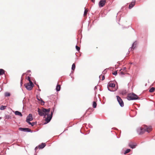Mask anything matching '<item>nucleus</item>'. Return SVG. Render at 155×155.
Wrapping results in <instances>:
<instances>
[{
	"mask_svg": "<svg viewBox=\"0 0 155 155\" xmlns=\"http://www.w3.org/2000/svg\"><path fill=\"white\" fill-rule=\"evenodd\" d=\"M46 146V144L45 143H42L41 144L38 146V147L39 149H43Z\"/></svg>",
	"mask_w": 155,
	"mask_h": 155,
	"instance_id": "13",
	"label": "nucleus"
},
{
	"mask_svg": "<svg viewBox=\"0 0 155 155\" xmlns=\"http://www.w3.org/2000/svg\"><path fill=\"white\" fill-rule=\"evenodd\" d=\"M117 71H116L114 72L113 73V74L115 75H117Z\"/></svg>",
	"mask_w": 155,
	"mask_h": 155,
	"instance_id": "30",
	"label": "nucleus"
},
{
	"mask_svg": "<svg viewBox=\"0 0 155 155\" xmlns=\"http://www.w3.org/2000/svg\"><path fill=\"white\" fill-rule=\"evenodd\" d=\"M101 76H99V78H100Z\"/></svg>",
	"mask_w": 155,
	"mask_h": 155,
	"instance_id": "45",
	"label": "nucleus"
},
{
	"mask_svg": "<svg viewBox=\"0 0 155 155\" xmlns=\"http://www.w3.org/2000/svg\"><path fill=\"white\" fill-rule=\"evenodd\" d=\"M75 48H76V50H77V51H80V48L77 45L76 46Z\"/></svg>",
	"mask_w": 155,
	"mask_h": 155,
	"instance_id": "28",
	"label": "nucleus"
},
{
	"mask_svg": "<svg viewBox=\"0 0 155 155\" xmlns=\"http://www.w3.org/2000/svg\"><path fill=\"white\" fill-rule=\"evenodd\" d=\"M105 78V77H104V76L103 75V76H102V80H104Z\"/></svg>",
	"mask_w": 155,
	"mask_h": 155,
	"instance_id": "31",
	"label": "nucleus"
},
{
	"mask_svg": "<svg viewBox=\"0 0 155 155\" xmlns=\"http://www.w3.org/2000/svg\"><path fill=\"white\" fill-rule=\"evenodd\" d=\"M120 74H122V75H124V73L122 71H121L120 72Z\"/></svg>",
	"mask_w": 155,
	"mask_h": 155,
	"instance_id": "33",
	"label": "nucleus"
},
{
	"mask_svg": "<svg viewBox=\"0 0 155 155\" xmlns=\"http://www.w3.org/2000/svg\"><path fill=\"white\" fill-rule=\"evenodd\" d=\"M97 89V87L96 86H95L94 88V90H95Z\"/></svg>",
	"mask_w": 155,
	"mask_h": 155,
	"instance_id": "36",
	"label": "nucleus"
},
{
	"mask_svg": "<svg viewBox=\"0 0 155 155\" xmlns=\"http://www.w3.org/2000/svg\"><path fill=\"white\" fill-rule=\"evenodd\" d=\"M106 1L105 0H101L99 3V5L100 7H103L105 5Z\"/></svg>",
	"mask_w": 155,
	"mask_h": 155,
	"instance_id": "8",
	"label": "nucleus"
},
{
	"mask_svg": "<svg viewBox=\"0 0 155 155\" xmlns=\"http://www.w3.org/2000/svg\"><path fill=\"white\" fill-rule=\"evenodd\" d=\"M115 85L114 83H109L108 84L107 87H115Z\"/></svg>",
	"mask_w": 155,
	"mask_h": 155,
	"instance_id": "12",
	"label": "nucleus"
},
{
	"mask_svg": "<svg viewBox=\"0 0 155 155\" xmlns=\"http://www.w3.org/2000/svg\"><path fill=\"white\" fill-rule=\"evenodd\" d=\"M40 99H41L40 101H41V105H44V104L45 102L42 100V99L40 97Z\"/></svg>",
	"mask_w": 155,
	"mask_h": 155,
	"instance_id": "24",
	"label": "nucleus"
},
{
	"mask_svg": "<svg viewBox=\"0 0 155 155\" xmlns=\"http://www.w3.org/2000/svg\"><path fill=\"white\" fill-rule=\"evenodd\" d=\"M138 98V96L133 93L129 94L127 96V99L129 101L136 100Z\"/></svg>",
	"mask_w": 155,
	"mask_h": 155,
	"instance_id": "3",
	"label": "nucleus"
},
{
	"mask_svg": "<svg viewBox=\"0 0 155 155\" xmlns=\"http://www.w3.org/2000/svg\"><path fill=\"white\" fill-rule=\"evenodd\" d=\"M2 117H0V119H2Z\"/></svg>",
	"mask_w": 155,
	"mask_h": 155,
	"instance_id": "42",
	"label": "nucleus"
},
{
	"mask_svg": "<svg viewBox=\"0 0 155 155\" xmlns=\"http://www.w3.org/2000/svg\"><path fill=\"white\" fill-rule=\"evenodd\" d=\"M132 1L130 3L129 6V8L131 9L135 5V0H132Z\"/></svg>",
	"mask_w": 155,
	"mask_h": 155,
	"instance_id": "9",
	"label": "nucleus"
},
{
	"mask_svg": "<svg viewBox=\"0 0 155 155\" xmlns=\"http://www.w3.org/2000/svg\"><path fill=\"white\" fill-rule=\"evenodd\" d=\"M97 107V103L96 102L94 101L93 103V107L94 108H95Z\"/></svg>",
	"mask_w": 155,
	"mask_h": 155,
	"instance_id": "20",
	"label": "nucleus"
},
{
	"mask_svg": "<svg viewBox=\"0 0 155 155\" xmlns=\"http://www.w3.org/2000/svg\"><path fill=\"white\" fill-rule=\"evenodd\" d=\"M51 110L50 108L48 109L42 108V109H41L39 108H38V114L41 116H44L45 117L46 116L47 117L45 119V122L44 124H45L48 123L51 120L52 116L51 114H50L49 113Z\"/></svg>",
	"mask_w": 155,
	"mask_h": 155,
	"instance_id": "1",
	"label": "nucleus"
},
{
	"mask_svg": "<svg viewBox=\"0 0 155 155\" xmlns=\"http://www.w3.org/2000/svg\"><path fill=\"white\" fill-rule=\"evenodd\" d=\"M31 72V71L30 70H28L27 71V72L28 73L30 72Z\"/></svg>",
	"mask_w": 155,
	"mask_h": 155,
	"instance_id": "38",
	"label": "nucleus"
},
{
	"mask_svg": "<svg viewBox=\"0 0 155 155\" xmlns=\"http://www.w3.org/2000/svg\"><path fill=\"white\" fill-rule=\"evenodd\" d=\"M89 127L90 128H92V127H92V126H91V124H89Z\"/></svg>",
	"mask_w": 155,
	"mask_h": 155,
	"instance_id": "35",
	"label": "nucleus"
},
{
	"mask_svg": "<svg viewBox=\"0 0 155 155\" xmlns=\"http://www.w3.org/2000/svg\"><path fill=\"white\" fill-rule=\"evenodd\" d=\"M14 114L16 115H18L21 117L22 116V115L21 114V113L18 111H15L14 112Z\"/></svg>",
	"mask_w": 155,
	"mask_h": 155,
	"instance_id": "14",
	"label": "nucleus"
},
{
	"mask_svg": "<svg viewBox=\"0 0 155 155\" xmlns=\"http://www.w3.org/2000/svg\"><path fill=\"white\" fill-rule=\"evenodd\" d=\"M73 71H72H72H71V73L70 74V75H69V76H71V73H73Z\"/></svg>",
	"mask_w": 155,
	"mask_h": 155,
	"instance_id": "40",
	"label": "nucleus"
},
{
	"mask_svg": "<svg viewBox=\"0 0 155 155\" xmlns=\"http://www.w3.org/2000/svg\"><path fill=\"white\" fill-rule=\"evenodd\" d=\"M107 87V88H108V90L109 91H111V92H114V91H117V89H118V87L117 86V88L116 89L114 90H112L111 89H110L109 87Z\"/></svg>",
	"mask_w": 155,
	"mask_h": 155,
	"instance_id": "19",
	"label": "nucleus"
},
{
	"mask_svg": "<svg viewBox=\"0 0 155 155\" xmlns=\"http://www.w3.org/2000/svg\"><path fill=\"white\" fill-rule=\"evenodd\" d=\"M28 80L29 81V83H33L31 81L30 78L29 76L28 77Z\"/></svg>",
	"mask_w": 155,
	"mask_h": 155,
	"instance_id": "29",
	"label": "nucleus"
},
{
	"mask_svg": "<svg viewBox=\"0 0 155 155\" xmlns=\"http://www.w3.org/2000/svg\"><path fill=\"white\" fill-rule=\"evenodd\" d=\"M21 85H22L21 81Z\"/></svg>",
	"mask_w": 155,
	"mask_h": 155,
	"instance_id": "41",
	"label": "nucleus"
},
{
	"mask_svg": "<svg viewBox=\"0 0 155 155\" xmlns=\"http://www.w3.org/2000/svg\"><path fill=\"white\" fill-rule=\"evenodd\" d=\"M61 86L57 84L56 87V89L57 91H59L60 90Z\"/></svg>",
	"mask_w": 155,
	"mask_h": 155,
	"instance_id": "15",
	"label": "nucleus"
},
{
	"mask_svg": "<svg viewBox=\"0 0 155 155\" xmlns=\"http://www.w3.org/2000/svg\"><path fill=\"white\" fill-rule=\"evenodd\" d=\"M87 12H88V10H87V9H85L84 11V16H85L87 15Z\"/></svg>",
	"mask_w": 155,
	"mask_h": 155,
	"instance_id": "26",
	"label": "nucleus"
},
{
	"mask_svg": "<svg viewBox=\"0 0 155 155\" xmlns=\"http://www.w3.org/2000/svg\"><path fill=\"white\" fill-rule=\"evenodd\" d=\"M128 145L132 149L135 148L137 146V144L136 143L134 144L131 142L129 143Z\"/></svg>",
	"mask_w": 155,
	"mask_h": 155,
	"instance_id": "10",
	"label": "nucleus"
},
{
	"mask_svg": "<svg viewBox=\"0 0 155 155\" xmlns=\"http://www.w3.org/2000/svg\"><path fill=\"white\" fill-rule=\"evenodd\" d=\"M37 97V99L38 100V101H40V100H41L40 99V97H38V96Z\"/></svg>",
	"mask_w": 155,
	"mask_h": 155,
	"instance_id": "32",
	"label": "nucleus"
},
{
	"mask_svg": "<svg viewBox=\"0 0 155 155\" xmlns=\"http://www.w3.org/2000/svg\"><path fill=\"white\" fill-rule=\"evenodd\" d=\"M5 71L2 69H0V75H1L5 74Z\"/></svg>",
	"mask_w": 155,
	"mask_h": 155,
	"instance_id": "17",
	"label": "nucleus"
},
{
	"mask_svg": "<svg viewBox=\"0 0 155 155\" xmlns=\"http://www.w3.org/2000/svg\"><path fill=\"white\" fill-rule=\"evenodd\" d=\"M54 110V108L53 107L51 111V114L53 115Z\"/></svg>",
	"mask_w": 155,
	"mask_h": 155,
	"instance_id": "27",
	"label": "nucleus"
},
{
	"mask_svg": "<svg viewBox=\"0 0 155 155\" xmlns=\"http://www.w3.org/2000/svg\"><path fill=\"white\" fill-rule=\"evenodd\" d=\"M129 51H129V52H128V53H127V54H129Z\"/></svg>",
	"mask_w": 155,
	"mask_h": 155,
	"instance_id": "43",
	"label": "nucleus"
},
{
	"mask_svg": "<svg viewBox=\"0 0 155 155\" xmlns=\"http://www.w3.org/2000/svg\"><path fill=\"white\" fill-rule=\"evenodd\" d=\"M38 148V147H36L35 148V150H36V149Z\"/></svg>",
	"mask_w": 155,
	"mask_h": 155,
	"instance_id": "39",
	"label": "nucleus"
},
{
	"mask_svg": "<svg viewBox=\"0 0 155 155\" xmlns=\"http://www.w3.org/2000/svg\"><path fill=\"white\" fill-rule=\"evenodd\" d=\"M126 69V67H124L121 70L124 71Z\"/></svg>",
	"mask_w": 155,
	"mask_h": 155,
	"instance_id": "34",
	"label": "nucleus"
},
{
	"mask_svg": "<svg viewBox=\"0 0 155 155\" xmlns=\"http://www.w3.org/2000/svg\"><path fill=\"white\" fill-rule=\"evenodd\" d=\"M117 99V101H118L119 104L120 106L122 107L124 106V102L122 100V99L119 96H116Z\"/></svg>",
	"mask_w": 155,
	"mask_h": 155,
	"instance_id": "5",
	"label": "nucleus"
},
{
	"mask_svg": "<svg viewBox=\"0 0 155 155\" xmlns=\"http://www.w3.org/2000/svg\"><path fill=\"white\" fill-rule=\"evenodd\" d=\"M33 120V118L32 117V114H30L27 117L26 121L28 123V122H30V121L32 120Z\"/></svg>",
	"mask_w": 155,
	"mask_h": 155,
	"instance_id": "7",
	"label": "nucleus"
},
{
	"mask_svg": "<svg viewBox=\"0 0 155 155\" xmlns=\"http://www.w3.org/2000/svg\"><path fill=\"white\" fill-rule=\"evenodd\" d=\"M130 151V149H127L124 152V154H126L128 153Z\"/></svg>",
	"mask_w": 155,
	"mask_h": 155,
	"instance_id": "25",
	"label": "nucleus"
},
{
	"mask_svg": "<svg viewBox=\"0 0 155 155\" xmlns=\"http://www.w3.org/2000/svg\"><path fill=\"white\" fill-rule=\"evenodd\" d=\"M91 1L93 2L94 3L95 2V0H91Z\"/></svg>",
	"mask_w": 155,
	"mask_h": 155,
	"instance_id": "37",
	"label": "nucleus"
},
{
	"mask_svg": "<svg viewBox=\"0 0 155 155\" xmlns=\"http://www.w3.org/2000/svg\"><path fill=\"white\" fill-rule=\"evenodd\" d=\"M37 85L38 86V87H39V85Z\"/></svg>",
	"mask_w": 155,
	"mask_h": 155,
	"instance_id": "46",
	"label": "nucleus"
},
{
	"mask_svg": "<svg viewBox=\"0 0 155 155\" xmlns=\"http://www.w3.org/2000/svg\"><path fill=\"white\" fill-rule=\"evenodd\" d=\"M75 68V65L74 64H73L72 65L71 69L74 71Z\"/></svg>",
	"mask_w": 155,
	"mask_h": 155,
	"instance_id": "23",
	"label": "nucleus"
},
{
	"mask_svg": "<svg viewBox=\"0 0 155 155\" xmlns=\"http://www.w3.org/2000/svg\"><path fill=\"white\" fill-rule=\"evenodd\" d=\"M6 106H5L2 105L0 107V110H3L5 109Z\"/></svg>",
	"mask_w": 155,
	"mask_h": 155,
	"instance_id": "18",
	"label": "nucleus"
},
{
	"mask_svg": "<svg viewBox=\"0 0 155 155\" xmlns=\"http://www.w3.org/2000/svg\"><path fill=\"white\" fill-rule=\"evenodd\" d=\"M28 123L30 124V125H31V126L33 127V126L35 125V124H37V122H32V123H31L30 122H28Z\"/></svg>",
	"mask_w": 155,
	"mask_h": 155,
	"instance_id": "16",
	"label": "nucleus"
},
{
	"mask_svg": "<svg viewBox=\"0 0 155 155\" xmlns=\"http://www.w3.org/2000/svg\"><path fill=\"white\" fill-rule=\"evenodd\" d=\"M137 43L136 41H135L133 43L131 47L129 49V51H130L132 49H134L136 47V45Z\"/></svg>",
	"mask_w": 155,
	"mask_h": 155,
	"instance_id": "11",
	"label": "nucleus"
},
{
	"mask_svg": "<svg viewBox=\"0 0 155 155\" xmlns=\"http://www.w3.org/2000/svg\"><path fill=\"white\" fill-rule=\"evenodd\" d=\"M152 129V127L151 126L148 127L147 126L145 125L144 127H138L137 130V133L139 135H141L143 134L145 131L149 133Z\"/></svg>",
	"mask_w": 155,
	"mask_h": 155,
	"instance_id": "2",
	"label": "nucleus"
},
{
	"mask_svg": "<svg viewBox=\"0 0 155 155\" xmlns=\"http://www.w3.org/2000/svg\"><path fill=\"white\" fill-rule=\"evenodd\" d=\"M19 130L20 131L23 132H26L31 133L32 132V131L28 128L20 127L19 128Z\"/></svg>",
	"mask_w": 155,
	"mask_h": 155,
	"instance_id": "6",
	"label": "nucleus"
},
{
	"mask_svg": "<svg viewBox=\"0 0 155 155\" xmlns=\"http://www.w3.org/2000/svg\"><path fill=\"white\" fill-rule=\"evenodd\" d=\"M24 86L27 90L28 91H31L32 89V88L34 85L33 83H28L25 84H24Z\"/></svg>",
	"mask_w": 155,
	"mask_h": 155,
	"instance_id": "4",
	"label": "nucleus"
},
{
	"mask_svg": "<svg viewBox=\"0 0 155 155\" xmlns=\"http://www.w3.org/2000/svg\"><path fill=\"white\" fill-rule=\"evenodd\" d=\"M5 97H9L10 96V94L9 92H6L5 93Z\"/></svg>",
	"mask_w": 155,
	"mask_h": 155,
	"instance_id": "22",
	"label": "nucleus"
},
{
	"mask_svg": "<svg viewBox=\"0 0 155 155\" xmlns=\"http://www.w3.org/2000/svg\"><path fill=\"white\" fill-rule=\"evenodd\" d=\"M105 70H104L103 71V72H105Z\"/></svg>",
	"mask_w": 155,
	"mask_h": 155,
	"instance_id": "44",
	"label": "nucleus"
},
{
	"mask_svg": "<svg viewBox=\"0 0 155 155\" xmlns=\"http://www.w3.org/2000/svg\"><path fill=\"white\" fill-rule=\"evenodd\" d=\"M154 90L155 88L154 87H152L149 90V91L150 93H152L154 91Z\"/></svg>",
	"mask_w": 155,
	"mask_h": 155,
	"instance_id": "21",
	"label": "nucleus"
}]
</instances>
